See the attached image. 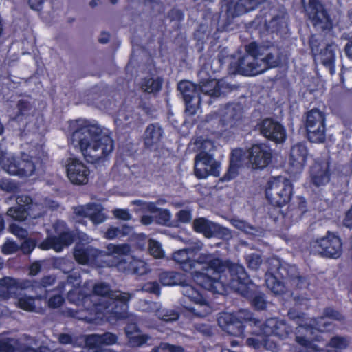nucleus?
<instances>
[{"instance_id": "50", "label": "nucleus", "mask_w": 352, "mask_h": 352, "mask_svg": "<svg viewBox=\"0 0 352 352\" xmlns=\"http://www.w3.org/2000/svg\"><path fill=\"white\" fill-rule=\"evenodd\" d=\"M135 204H138L143 207L145 210H146L148 212H150L151 213H156L159 212V209L156 206V204L153 202H143L141 200L135 201L133 202Z\"/></svg>"}, {"instance_id": "2", "label": "nucleus", "mask_w": 352, "mask_h": 352, "mask_svg": "<svg viewBox=\"0 0 352 352\" xmlns=\"http://www.w3.org/2000/svg\"><path fill=\"white\" fill-rule=\"evenodd\" d=\"M80 283V276L74 272L68 276L61 289L67 292L71 302L85 307L89 316L72 309L68 310L69 315L87 322L104 318L111 321V316L109 315L111 314L117 318L124 317V313L127 309L126 302L131 298L129 294L111 291L107 284L100 283L94 285L93 293L87 296L82 294L84 288L78 287Z\"/></svg>"}, {"instance_id": "60", "label": "nucleus", "mask_w": 352, "mask_h": 352, "mask_svg": "<svg viewBox=\"0 0 352 352\" xmlns=\"http://www.w3.org/2000/svg\"><path fill=\"white\" fill-rule=\"evenodd\" d=\"M41 263L38 261L32 263L30 267V275H31V276L36 275L41 270Z\"/></svg>"}, {"instance_id": "22", "label": "nucleus", "mask_w": 352, "mask_h": 352, "mask_svg": "<svg viewBox=\"0 0 352 352\" xmlns=\"http://www.w3.org/2000/svg\"><path fill=\"white\" fill-rule=\"evenodd\" d=\"M34 284L30 280H19L11 277L0 279V300H8L16 295L15 290L33 288Z\"/></svg>"}, {"instance_id": "28", "label": "nucleus", "mask_w": 352, "mask_h": 352, "mask_svg": "<svg viewBox=\"0 0 352 352\" xmlns=\"http://www.w3.org/2000/svg\"><path fill=\"white\" fill-rule=\"evenodd\" d=\"M308 157V151L303 144L294 145L291 150L289 164L291 172L300 173L304 168Z\"/></svg>"}, {"instance_id": "16", "label": "nucleus", "mask_w": 352, "mask_h": 352, "mask_svg": "<svg viewBox=\"0 0 352 352\" xmlns=\"http://www.w3.org/2000/svg\"><path fill=\"white\" fill-rule=\"evenodd\" d=\"M269 263L271 267L265 274L266 285L275 294H283L285 291V286L279 278L284 277L286 269L276 258H271Z\"/></svg>"}, {"instance_id": "32", "label": "nucleus", "mask_w": 352, "mask_h": 352, "mask_svg": "<svg viewBox=\"0 0 352 352\" xmlns=\"http://www.w3.org/2000/svg\"><path fill=\"white\" fill-rule=\"evenodd\" d=\"M74 256L76 261L80 264L92 263L94 260L102 256L103 253L91 246H83L77 244L74 249Z\"/></svg>"}, {"instance_id": "61", "label": "nucleus", "mask_w": 352, "mask_h": 352, "mask_svg": "<svg viewBox=\"0 0 352 352\" xmlns=\"http://www.w3.org/2000/svg\"><path fill=\"white\" fill-rule=\"evenodd\" d=\"M44 0H29V4L32 9L35 10H40Z\"/></svg>"}, {"instance_id": "33", "label": "nucleus", "mask_w": 352, "mask_h": 352, "mask_svg": "<svg viewBox=\"0 0 352 352\" xmlns=\"http://www.w3.org/2000/svg\"><path fill=\"white\" fill-rule=\"evenodd\" d=\"M139 308L143 311L153 312L160 319L164 321H173L178 319V314L162 309L161 305L158 302H148L143 300L140 302Z\"/></svg>"}, {"instance_id": "35", "label": "nucleus", "mask_w": 352, "mask_h": 352, "mask_svg": "<svg viewBox=\"0 0 352 352\" xmlns=\"http://www.w3.org/2000/svg\"><path fill=\"white\" fill-rule=\"evenodd\" d=\"M260 331V333L255 331L257 334L256 338H249L247 340V344L254 349H260L261 347L264 346L267 350L275 351L278 349V346L274 339L271 338L272 335L267 336L261 329Z\"/></svg>"}, {"instance_id": "53", "label": "nucleus", "mask_w": 352, "mask_h": 352, "mask_svg": "<svg viewBox=\"0 0 352 352\" xmlns=\"http://www.w3.org/2000/svg\"><path fill=\"white\" fill-rule=\"evenodd\" d=\"M64 299L60 295H54L48 300V306L51 308H58L63 302Z\"/></svg>"}, {"instance_id": "38", "label": "nucleus", "mask_w": 352, "mask_h": 352, "mask_svg": "<svg viewBox=\"0 0 352 352\" xmlns=\"http://www.w3.org/2000/svg\"><path fill=\"white\" fill-rule=\"evenodd\" d=\"M335 48L333 45H329L320 54L322 64L329 69L331 74L334 72Z\"/></svg>"}, {"instance_id": "18", "label": "nucleus", "mask_w": 352, "mask_h": 352, "mask_svg": "<svg viewBox=\"0 0 352 352\" xmlns=\"http://www.w3.org/2000/svg\"><path fill=\"white\" fill-rule=\"evenodd\" d=\"M104 208L100 204H88L84 206H78L74 208V219L76 222L85 224L87 221L84 218L89 219L95 224H100L104 222L107 217L103 212Z\"/></svg>"}, {"instance_id": "9", "label": "nucleus", "mask_w": 352, "mask_h": 352, "mask_svg": "<svg viewBox=\"0 0 352 352\" xmlns=\"http://www.w3.org/2000/svg\"><path fill=\"white\" fill-rule=\"evenodd\" d=\"M255 43L246 46V54L240 58L237 62L232 63L231 69L233 73L244 76H256L265 71V67L261 63V54Z\"/></svg>"}, {"instance_id": "17", "label": "nucleus", "mask_w": 352, "mask_h": 352, "mask_svg": "<svg viewBox=\"0 0 352 352\" xmlns=\"http://www.w3.org/2000/svg\"><path fill=\"white\" fill-rule=\"evenodd\" d=\"M17 206L11 207L7 210V215L12 219L23 221L28 217L32 219H36L41 214V212H33L32 210L39 208L35 203H32V199L27 195L18 196L16 197Z\"/></svg>"}, {"instance_id": "56", "label": "nucleus", "mask_w": 352, "mask_h": 352, "mask_svg": "<svg viewBox=\"0 0 352 352\" xmlns=\"http://www.w3.org/2000/svg\"><path fill=\"white\" fill-rule=\"evenodd\" d=\"M0 188L4 191L12 192L16 189V186L15 184L9 179H3L0 182Z\"/></svg>"}, {"instance_id": "13", "label": "nucleus", "mask_w": 352, "mask_h": 352, "mask_svg": "<svg viewBox=\"0 0 352 352\" xmlns=\"http://www.w3.org/2000/svg\"><path fill=\"white\" fill-rule=\"evenodd\" d=\"M311 251L323 256L338 258L342 253V243L338 236L328 232L325 236L311 242Z\"/></svg>"}, {"instance_id": "4", "label": "nucleus", "mask_w": 352, "mask_h": 352, "mask_svg": "<svg viewBox=\"0 0 352 352\" xmlns=\"http://www.w3.org/2000/svg\"><path fill=\"white\" fill-rule=\"evenodd\" d=\"M323 314L324 316L317 322L316 320H311L316 327H314L312 323H303L302 321L298 324L296 342L301 345L302 349L298 352H339L348 347L349 344L348 338L341 336L333 337L327 344V346L333 348L334 351H324L312 343L314 340H320L321 336L316 333L318 331L321 332L328 329L327 327L331 323V320H340L342 318L340 314L331 308L326 309Z\"/></svg>"}, {"instance_id": "63", "label": "nucleus", "mask_w": 352, "mask_h": 352, "mask_svg": "<svg viewBox=\"0 0 352 352\" xmlns=\"http://www.w3.org/2000/svg\"><path fill=\"white\" fill-rule=\"evenodd\" d=\"M54 280H55V278L53 276H48L44 277L42 279L41 284L43 287H47V286L53 284Z\"/></svg>"}, {"instance_id": "62", "label": "nucleus", "mask_w": 352, "mask_h": 352, "mask_svg": "<svg viewBox=\"0 0 352 352\" xmlns=\"http://www.w3.org/2000/svg\"><path fill=\"white\" fill-rule=\"evenodd\" d=\"M349 19L352 23V12L349 13ZM345 50L347 56L352 59V38L346 45Z\"/></svg>"}, {"instance_id": "1", "label": "nucleus", "mask_w": 352, "mask_h": 352, "mask_svg": "<svg viewBox=\"0 0 352 352\" xmlns=\"http://www.w3.org/2000/svg\"><path fill=\"white\" fill-rule=\"evenodd\" d=\"M203 248V243L197 241L188 248L175 252L173 258L184 271H190L197 265L203 266L204 272L195 271L192 277L195 282L207 290L223 294L227 287H230L243 296H248L250 280L244 267L231 264L215 254L201 253L195 258Z\"/></svg>"}, {"instance_id": "37", "label": "nucleus", "mask_w": 352, "mask_h": 352, "mask_svg": "<svg viewBox=\"0 0 352 352\" xmlns=\"http://www.w3.org/2000/svg\"><path fill=\"white\" fill-rule=\"evenodd\" d=\"M126 334L129 338L130 344L133 346H140L145 343L148 339L146 335L140 333L135 324H131L126 327Z\"/></svg>"}, {"instance_id": "52", "label": "nucleus", "mask_w": 352, "mask_h": 352, "mask_svg": "<svg viewBox=\"0 0 352 352\" xmlns=\"http://www.w3.org/2000/svg\"><path fill=\"white\" fill-rule=\"evenodd\" d=\"M118 236H122L121 230L118 227L111 226L104 234V237L108 239H113Z\"/></svg>"}, {"instance_id": "47", "label": "nucleus", "mask_w": 352, "mask_h": 352, "mask_svg": "<svg viewBox=\"0 0 352 352\" xmlns=\"http://www.w3.org/2000/svg\"><path fill=\"white\" fill-rule=\"evenodd\" d=\"M10 230L18 238L25 239L28 236V231L15 223L10 226Z\"/></svg>"}, {"instance_id": "30", "label": "nucleus", "mask_w": 352, "mask_h": 352, "mask_svg": "<svg viewBox=\"0 0 352 352\" xmlns=\"http://www.w3.org/2000/svg\"><path fill=\"white\" fill-rule=\"evenodd\" d=\"M261 330L267 336L274 335L280 338H286L290 332L292 328L286 324L284 320H278L276 318H270L261 327Z\"/></svg>"}, {"instance_id": "59", "label": "nucleus", "mask_w": 352, "mask_h": 352, "mask_svg": "<svg viewBox=\"0 0 352 352\" xmlns=\"http://www.w3.org/2000/svg\"><path fill=\"white\" fill-rule=\"evenodd\" d=\"M343 223L347 228L352 227V205L351 208L346 212Z\"/></svg>"}, {"instance_id": "31", "label": "nucleus", "mask_w": 352, "mask_h": 352, "mask_svg": "<svg viewBox=\"0 0 352 352\" xmlns=\"http://www.w3.org/2000/svg\"><path fill=\"white\" fill-rule=\"evenodd\" d=\"M266 0H234L228 6L227 12L231 16H236L255 9Z\"/></svg>"}, {"instance_id": "25", "label": "nucleus", "mask_w": 352, "mask_h": 352, "mask_svg": "<svg viewBox=\"0 0 352 352\" xmlns=\"http://www.w3.org/2000/svg\"><path fill=\"white\" fill-rule=\"evenodd\" d=\"M117 336L112 333L104 334H92L85 339V343L89 346V352H114L108 349H99L102 344L111 345L117 342Z\"/></svg>"}, {"instance_id": "54", "label": "nucleus", "mask_w": 352, "mask_h": 352, "mask_svg": "<svg viewBox=\"0 0 352 352\" xmlns=\"http://www.w3.org/2000/svg\"><path fill=\"white\" fill-rule=\"evenodd\" d=\"M252 304L257 309H264L266 307V301L263 295H256L252 300Z\"/></svg>"}, {"instance_id": "49", "label": "nucleus", "mask_w": 352, "mask_h": 352, "mask_svg": "<svg viewBox=\"0 0 352 352\" xmlns=\"http://www.w3.org/2000/svg\"><path fill=\"white\" fill-rule=\"evenodd\" d=\"M171 219L170 212L168 210H160L158 212L157 222L160 224H168Z\"/></svg>"}, {"instance_id": "21", "label": "nucleus", "mask_w": 352, "mask_h": 352, "mask_svg": "<svg viewBox=\"0 0 352 352\" xmlns=\"http://www.w3.org/2000/svg\"><path fill=\"white\" fill-rule=\"evenodd\" d=\"M272 151L265 144H256L248 150V162L253 168L263 169L272 160Z\"/></svg>"}, {"instance_id": "36", "label": "nucleus", "mask_w": 352, "mask_h": 352, "mask_svg": "<svg viewBox=\"0 0 352 352\" xmlns=\"http://www.w3.org/2000/svg\"><path fill=\"white\" fill-rule=\"evenodd\" d=\"M163 136V131L157 124L147 126L144 133V143L148 148L157 145Z\"/></svg>"}, {"instance_id": "34", "label": "nucleus", "mask_w": 352, "mask_h": 352, "mask_svg": "<svg viewBox=\"0 0 352 352\" xmlns=\"http://www.w3.org/2000/svg\"><path fill=\"white\" fill-rule=\"evenodd\" d=\"M245 160V153L241 148L232 151L229 168L223 178V181H230L238 175L239 168H241Z\"/></svg>"}, {"instance_id": "8", "label": "nucleus", "mask_w": 352, "mask_h": 352, "mask_svg": "<svg viewBox=\"0 0 352 352\" xmlns=\"http://www.w3.org/2000/svg\"><path fill=\"white\" fill-rule=\"evenodd\" d=\"M0 166L8 174L21 177H30L36 170L34 162L28 155L23 153L20 157H16L1 147Z\"/></svg>"}, {"instance_id": "12", "label": "nucleus", "mask_w": 352, "mask_h": 352, "mask_svg": "<svg viewBox=\"0 0 352 352\" xmlns=\"http://www.w3.org/2000/svg\"><path fill=\"white\" fill-rule=\"evenodd\" d=\"M239 118V111L234 105L230 104L209 114L206 121L209 126L220 132L235 126Z\"/></svg>"}, {"instance_id": "48", "label": "nucleus", "mask_w": 352, "mask_h": 352, "mask_svg": "<svg viewBox=\"0 0 352 352\" xmlns=\"http://www.w3.org/2000/svg\"><path fill=\"white\" fill-rule=\"evenodd\" d=\"M142 291L160 295V286L156 282H149L144 284L142 288Z\"/></svg>"}, {"instance_id": "55", "label": "nucleus", "mask_w": 352, "mask_h": 352, "mask_svg": "<svg viewBox=\"0 0 352 352\" xmlns=\"http://www.w3.org/2000/svg\"><path fill=\"white\" fill-rule=\"evenodd\" d=\"M113 214L116 218L122 219V220H124V221L129 220L131 218V216L129 214V211L125 209L114 210Z\"/></svg>"}, {"instance_id": "23", "label": "nucleus", "mask_w": 352, "mask_h": 352, "mask_svg": "<svg viewBox=\"0 0 352 352\" xmlns=\"http://www.w3.org/2000/svg\"><path fill=\"white\" fill-rule=\"evenodd\" d=\"M258 128L263 136L276 143H282L286 139L285 129L274 120L267 118L262 120Z\"/></svg>"}, {"instance_id": "3", "label": "nucleus", "mask_w": 352, "mask_h": 352, "mask_svg": "<svg viewBox=\"0 0 352 352\" xmlns=\"http://www.w3.org/2000/svg\"><path fill=\"white\" fill-rule=\"evenodd\" d=\"M72 144L78 146L87 162L104 163L114 148V142L109 131L97 124H89L84 120L72 121Z\"/></svg>"}, {"instance_id": "64", "label": "nucleus", "mask_w": 352, "mask_h": 352, "mask_svg": "<svg viewBox=\"0 0 352 352\" xmlns=\"http://www.w3.org/2000/svg\"><path fill=\"white\" fill-rule=\"evenodd\" d=\"M284 19L282 17H275L270 21V27L274 30H278V28L276 27V24L283 23Z\"/></svg>"}, {"instance_id": "11", "label": "nucleus", "mask_w": 352, "mask_h": 352, "mask_svg": "<svg viewBox=\"0 0 352 352\" xmlns=\"http://www.w3.org/2000/svg\"><path fill=\"white\" fill-rule=\"evenodd\" d=\"M218 324L224 331L228 334L238 338H244V329L243 323L246 321H252L255 324L258 322L252 318V314L248 310H240L236 314L221 313L218 316Z\"/></svg>"}, {"instance_id": "7", "label": "nucleus", "mask_w": 352, "mask_h": 352, "mask_svg": "<svg viewBox=\"0 0 352 352\" xmlns=\"http://www.w3.org/2000/svg\"><path fill=\"white\" fill-rule=\"evenodd\" d=\"M181 292L183 294L182 305L190 314L197 317H205L212 313V308L208 300L194 287L184 283Z\"/></svg>"}, {"instance_id": "51", "label": "nucleus", "mask_w": 352, "mask_h": 352, "mask_svg": "<svg viewBox=\"0 0 352 352\" xmlns=\"http://www.w3.org/2000/svg\"><path fill=\"white\" fill-rule=\"evenodd\" d=\"M19 248L18 245L12 241H8L3 246L2 251L4 254H10L15 252Z\"/></svg>"}, {"instance_id": "57", "label": "nucleus", "mask_w": 352, "mask_h": 352, "mask_svg": "<svg viewBox=\"0 0 352 352\" xmlns=\"http://www.w3.org/2000/svg\"><path fill=\"white\" fill-rule=\"evenodd\" d=\"M35 242L32 240H26L21 244V250L25 254L30 253L35 248Z\"/></svg>"}, {"instance_id": "43", "label": "nucleus", "mask_w": 352, "mask_h": 352, "mask_svg": "<svg viewBox=\"0 0 352 352\" xmlns=\"http://www.w3.org/2000/svg\"><path fill=\"white\" fill-rule=\"evenodd\" d=\"M231 223L236 228L247 234H254L255 232V228L244 221L240 219H232Z\"/></svg>"}, {"instance_id": "26", "label": "nucleus", "mask_w": 352, "mask_h": 352, "mask_svg": "<svg viewBox=\"0 0 352 352\" xmlns=\"http://www.w3.org/2000/svg\"><path fill=\"white\" fill-rule=\"evenodd\" d=\"M199 91L205 96L210 97H219L230 90V86L223 80H217L211 79L210 80L201 81L199 85Z\"/></svg>"}, {"instance_id": "14", "label": "nucleus", "mask_w": 352, "mask_h": 352, "mask_svg": "<svg viewBox=\"0 0 352 352\" xmlns=\"http://www.w3.org/2000/svg\"><path fill=\"white\" fill-rule=\"evenodd\" d=\"M306 129L309 140L315 143L323 142L325 140V116L318 109H312L307 113Z\"/></svg>"}, {"instance_id": "24", "label": "nucleus", "mask_w": 352, "mask_h": 352, "mask_svg": "<svg viewBox=\"0 0 352 352\" xmlns=\"http://www.w3.org/2000/svg\"><path fill=\"white\" fill-rule=\"evenodd\" d=\"M67 174L74 184H85L88 182L89 168L80 160L70 159L67 166Z\"/></svg>"}, {"instance_id": "39", "label": "nucleus", "mask_w": 352, "mask_h": 352, "mask_svg": "<svg viewBox=\"0 0 352 352\" xmlns=\"http://www.w3.org/2000/svg\"><path fill=\"white\" fill-rule=\"evenodd\" d=\"M16 299L15 302L16 307L27 311H34L35 309V298L26 294L14 296Z\"/></svg>"}, {"instance_id": "19", "label": "nucleus", "mask_w": 352, "mask_h": 352, "mask_svg": "<svg viewBox=\"0 0 352 352\" xmlns=\"http://www.w3.org/2000/svg\"><path fill=\"white\" fill-rule=\"evenodd\" d=\"M178 89L182 94L186 104V111L189 115L197 113L201 102L204 100L198 93L199 87L190 81H181Z\"/></svg>"}, {"instance_id": "41", "label": "nucleus", "mask_w": 352, "mask_h": 352, "mask_svg": "<svg viewBox=\"0 0 352 352\" xmlns=\"http://www.w3.org/2000/svg\"><path fill=\"white\" fill-rule=\"evenodd\" d=\"M160 280L164 285L169 286L179 284V274L173 272L161 273Z\"/></svg>"}, {"instance_id": "40", "label": "nucleus", "mask_w": 352, "mask_h": 352, "mask_svg": "<svg viewBox=\"0 0 352 352\" xmlns=\"http://www.w3.org/2000/svg\"><path fill=\"white\" fill-rule=\"evenodd\" d=\"M162 84L160 78H148L142 80L140 87L144 92L155 93L160 90Z\"/></svg>"}, {"instance_id": "27", "label": "nucleus", "mask_w": 352, "mask_h": 352, "mask_svg": "<svg viewBox=\"0 0 352 352\" xmlns=\"http://www.w3.org/2000/svg\"><path fill=\"white\" fill-rule=\"evenodd\" d=\"M310 179L316 186L327 184L330 179L329 163L327 161L316 162L310 169Z\"/></svg>"}, {"instance_id": "46", "label": "nucleus", "mask_w": 352, "mask_h": 352, "mask_svg": "<svg viewBox=\"0 0 352 352\" xmlns=\"http://www.w3.org/2000/svg\"><path fill=\"white\" fill-rule=\"evenodd\" d=\"M248 267L252 270H257L261 263V257L257 254H250L246 256Z\"/></svg>"}, {"instance_id": "10", "label": "nucleus", "mask_w": 352, "mask_h": 352, "mask_svg": "<svg viewBox=\"0 0 352 352\" xmlns=\"http://www.w3.org/2000/svg\"><path fill=\"white\" fill-rule=\"evenodd\" d=\"M292 190L289 179L283 176L272 177L267 183L265 196L272 204L283 206L290 201Z\"/></svg>"}, {"instance_id": "6", "label": "nucleus", "mask_w": 352, "mask_h": 352, "mask_svg": "<svg viewBox=\"0 0 352 352\" xmlns=\"http://www.w3.org/2000/svg\"><path fill=\"white\" fill-rule=\"evenodd\" d=\"M130 251V247L126 244H109L107 246L105 255L113 257L116 261L112 263H108L107 265H116L121 271L129 272L138 275L145 274L148 270L146 263L144 261L129 255Z\"/></svg>"}, {"instance_id": "5", "label": "nucleus", "mask_w": 352, "mask_h": 352, "mask_svg": "<svg viewBox=\"0 0 352 352\" xmlns=\"http://www.w3.org/2000/svg\"><path fill=\"white\" fill-rule=\"evenodd\" d=\"M195 144L199 153L195 159V175L199 179L209 176L219 177L221 173V163L215 160L213 152L216 146L210 140L199 138Z\"/></svg>"}, {"instance_id": "44", "label": "nucleus", "mask_w": 352, "mask_h": 352, "mask_svg": "<svg viewBox=\"0 0 352 352\" xmlns=\"http://www.w3.org/2000/svg\"><path fill=\"white\" fill-rule=\"evenodd\" d=\"M261 63L264 64L265 71L271 67H275L280 63V59L271 53L267 54L265 57L261 56Z\"/></svg>"}, {"instance_id": "29", "label": "nucleus", "mask_w": 352, "mask_h": 352, "mask_svg": "<svg viewBox=\"0 0 352 352\" xmlns=\"http://www.w3.org/2000/svg\"><path fill=\"white\" fill-rule=\"evenodd\" d=\"M194 230L203 234L206 237L210 238L220 232L223 234H229L228 230L214 223L204 217L196 219L193 222Z\"/></svg>"}, {"instance_id": "45", "label": "nucleus", "mask_w": 352, "mask_h": 352, "mask_svg": "<svg viewBox=\"0 0 352 352\" xmlns=\"http://www.w3.org/2000/svg\"><path fill=\"white\" fill-rule=\"evenodd\" d=\"M183 352V349L179 346L170 345L168 343H162L159 346L153 349L152 352Z\"/></svg>"}, {"instance_id": "42", "label": "nucleus", "mask_w": 352, "mask_h": 352, "mask_svg": "<svg viewBox=\"0 0 352 352\" xmlns=\"http://www.w3.org/2000/svg\"><path fill=\"white\" fill-rule=\"evenodd\" d=\"M148 250L150 254L155 258H162L164 255L161 244L153 239L149 240Z\"/></svg>"}, {"instance_id": "20", "label": "nucleus", "mask_w": 352, "mask_h": 352, "mask_svg": "<svg viewBox=\"0 0 352 352\" xmlns=\"http://www.w3.org/2000/svg\"><path fill=\"white\" fill-rule=\"evenodd\" d=\"M54 229L60 234L59 237H48L46 239L39 245L41 250L53 249L56 252H60L63 248L72 244L73 236L66 230L65 223L63 221L56 222L54 225Z\"/></svg>"}, {"instance_id": "15", "label": "nucleus", "mask_w": 352, "mask_h": 352, "mask_svg": "<svg viewBox=\"0 0 352 352\" xmlns=\"http://www.w3.org/2000/svg\"><path fill=\"white\" fill-rule=\"evenodd\" d=\"M305 11L314 25L318 29H329L332 22L323 6L317 0H302Z\"/></svg>"}, {"instance_id": "58", "label": "nucleus", "mask_w": 352, "mask_h": 352, "mask_svg": "<svg viewBox=\"0 0 352 352\" xmlns=\"http://www.w3.org/2000/svg\"><path fill=\"white\" fill-rule=\"evenodd\" d=\"M177 216L179 221L182 223H188L192 219L191 212L186 210L179 211Z\"/></svg>"}]
</instances>
